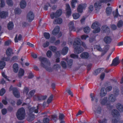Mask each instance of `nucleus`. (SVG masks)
Returning a JSON list of instances; mask_svg holds the SVG:
<instances>
[{
  "label": "nucleus",
  "instance_id": "f257e3e1",
  "mask_svg": "<svg viewBox=\"0 0 123 123\" xmlns=\"http://www.w3.org/2000/svg\"><path fill=\"white\" fill-rule=\"evenodd\" d=\"M81 42L80 38H76L74 41L73 45L74 49V52L76 54H79L82 52L84 49L81 47V44L84 47L86 46V44L83 42Z\"/></svg>",
  "mask_w": 123,
  "mask_h": 123
},
{
  "label": "nucleus",
  "instance_id": "f03ea898",
  "mask_svg": "<svg viewBox=\"0 0 123 123\" xmlns=\"http://www.w3.org/2000/svg\"><path fill=\"white\" fill-rule=\"evenodd\" d=\"M38 59L41 62L40 65L42 67L45 68L47 71L49 72L52 71V69L49 67L50 66V63L46 58L41 56L38 57Z\"/></svg>",
  "mask_w": 123,
  "mask_h": 123
},
{
  "label": "nucleus",
  "instance_id": "7ed1b4c3",
  "mask_svg": "<svg viewBox=\"0 0 123 123\" xmlns=\"http://www.w3.org/2000/svg\"><path fill=\"white\" fill-rule=\"evenodd\" d=\"M25 115V111L23 107H21L18 110L16 114L17 118L19 120L24 119Z\"/></svg>",
  "mask_w": 123,
  "mask_h": 123
},
{
  "label": "nucleus",
  "instance_id": "20e7f679",
  "mask_svg": "<svg viewBox=\"0 0 123 123\" xmlns=\"http://www.w3.org/2000/svg\"><path fill=\"white\" fill-rule=\"evenodd\" d=\"M112 89V87L111 86L107 87L106 89L104 87H102L100 93V96L101 97L105 96L107 94V91L110 92Z\"/></svg>",
  "mask_w": 123,
  "mask_h": 123
},
{
  "label": "nucleus",
  "instance_id": "39448f33",
  "mask_svg": "<svg viewBox=\"0 0 123 123\" xmlns=\"http://www.w3.org/2000/svg\"><path fill=\"white\" fill-rule=\"evenodd\" d=\"M34 15L32 12L30 11L27 14V19L29 22H31L34 19Z\"/></svg>",
  "mask_w": 123,
  "mask_h": 123
},
{
  "label": "nucleus",
  "instance_id": "423d86ee",
  "mask_svg": "<svg viewBox=\"0 0 123 123\" xmlns=\"http://www.w3.org/2000/svg\"><path fill=\"white\" fill-rule=\"evenodd\" d=\"M102 28L103 33H106L107 35L109 34L110 32V29L108 26L103 25L102 26Z\"/></svg>",
  "mask_w": 123,
  "mask_h": 123
},
{
  "label": "nucleus",
  "instance_id": "0eeeda50",
  "mask_svg": "<svg viewBox=\"0 0 123 123\" xmlns=\"http://www.w3.org/2000/svg\"><path fill=\"white\" fill-rule=\"evenodd\" d=\"M80 56L82 58L87 59L89 58L90 56V55L89 54L88 52H85L81 53Z\"/></svg>",
  "mask_w": 123,
  "mask_h": 123
},
{
  "label": "nucleus",
  "instance_id": "6e6552de",
  "mask_svg": "<svg viewBox=\"0 0 123 123\" xmlns=\"http://www.w3.org/2000/svg\"><path fill=\"white\" fill-rule=\"evenodd\" d=\"M112 115L114 117H118L120 116L119 112L116 109H113L112 111Z\"/></svg>",
  "mask_w": 123,
  "mask_h": 123
},
{
  "label": "nucleus",
  "instance_id": "1a4fd4ad",
  "mask_svg": "<svg viewBox=\"0 0 123 123\" xmlns=\"http://www.w3.org/2000/svg\"><path fill=\"white\" fill-rule=\"evenodd\" d=\"M60 28L59 26H56L53 30L52 34L54 36L57 35L59 33Z\"/></svg>",
  "mask_w": 123,
  "mask_h": 123
},
{
  "label": "nucleus",
  "instance_id": "9d476101",
  "mask_svg": "<svg viewBox=\"0 0 123 123\" xmlns=\"http://www.w3.org/2000/svg\"><path fill=\"white\" fill-rule=\"evenodd\" d=\"M69 29L70 31H76V29L74 26V23L72 21H71L69 24Z\"/></svg>",
  "mask_w": 123,
  "mask_h": 123
},
{
  "label": "nucleus",
  "instance_id": "9b49d317",
  "mask_svg": "<svg viewBox=\"0 0 123 123\" xmlns=\"http://www.w3.org/2000/svg\"><path fill=\"white\" fill-rule=\"evenodd\" d=\"M118 60L119 57H117L114 59L112 61L111 65L115 66L118 65L119 63Z\"/></svg>",
  "mask_w": 123,
  "mask_h": 123
},
{
  "label": "nucleus",
  "instance_id": "f8f14e48",
  "mask_svg": "<svg viewBox=\"0 0 123 123\" xmlns=\"http://www.w3.org/2000/svg\"><path fill=\"white\" fill-rule=\"evenodd\" d=\"M13 54V50L12 49L8 48L7 49L6 52V54L7 56H11Z\"/></svg>",
  "mask_w": 123,
  "mask_h": 123
},
{
  "label": "nucleus",
  "instance_id": "ddd939ff",
  "mask_svg": "<svg viewBox=\"0 0 123 123\" xmlns=\"http://www.w3.org/2000/svg\"><path fill=\"white\" fill-rule=\"evenodd\" d=\"M104 41L106 44H110L111 41L112 39L110 37L106 36L104 38Z\"/></svg>",
  "mask_w": 123,
  "mask_h": 123
},
{
  "label": "nucleus",
  "instance_id": "4468645a",
  "mask_svg": "<svg viewBox=\"0 0 123 123\" xmlns=\"http://www.w3.org/2000/svg\"><path fill=\"white\" fill-rule=\"evenodd\" d=\"M107 102L108 98L107 97H104L100 100V103L102 105H107Z\"/></svg>",
  "mask_w": 123,
  "mask_h": 123
},
{
  "label": "nucleus",
  "instance_id": "2eb2a0df",
  "mask_svg": "<svg viewBox=\"0 0 123 123\" xmlns=\"http://www.w3.org/2000/svg\"><path fill=\"white\" fill-rule=\"evenodd\" d=\"M8 12L4 11H2L0 13V17L1 18H6L8 16Z\"/></svg>",
  "mask_w": 123,
  "mask_h": 123
},
{
  "label": "nucleus",
  "instance_id": "dca6fc26",
  "mask_svg": "<svg viewBox=\"0 0 123 123\" xmlns=\"http://www.w3.org/2000/svg\"><path fill=\"white\" fill-rule=\"evenodd\" d=\"M13 71L15 73H17L18 72L19 67L18 64L14 63L13 65Z\"/></svg>",
  "mask_w": 123,
  "mask_h": 123
},
{
  "label": "nucleus",
  "instance_id": "f3484780",
  "mask_svg": "<svg viewBox=\"0 0 123 123\" xmlns=\"http://www.w3.org/2000/svg\"><path fill=\"white\" fill-rule=\"evenodd\" d=\"M108 99L110 102H114L116 100V97L114 95L110 94L109 95Z\"/></svg>",
  "mask_w": 123,
  "mask_h": 123
},
{
  "label": "nucleus",
  "instance_id": "a211bd4d",
  "mask_svg": "<svg viewBox=\"0 0 123 123\" xmlns=\"http://www.w3.org/2000/svg\"><path fill=\"white\" fill-rule=\"evenodd\" d=\"M117 109L121 112H123V106L120 103H118L116 105Z\"/></svg>",
  "mask_w": 123,
  "mask_h": 123
},
{
  "label": "nucleus",
  "instance_id": "6ab92c4d",
  "mask_svg": "<svg viewBox=\"0 0 123 123\" xmlns=\"http://www.w3.org/2000/svg\"><path fill=\"white\" fill-rule=\"evenodd\" d=\"M68 48L66 46L64 47L61 51L62 54L64 55H65L68 53Z\"/></svg>",
  "mask_w": 123,
  "mask_h": 123
},
{
  "label": "nucleus",
  "instance_id": "aec40b11",
  "mask_svg": "<svg viewBox=\"0 0 123 123\" xmlns=\"http://www.w3.org/2000/svg\"><path fill=\"white\" fill-rule=\"evenodd\" d=\"M13 93L16 97L19 98L20 97V94L18 93V91L17 89L14 88V89L13 90Z\"/></svg>",
  "mask_w": 123,
  "mask_h": 123
},
{
  "label": "nucleus",
  "instance_id": "412c9836",
  "mask_svg": "<svg viewBox=\"0 0 123 123\" xmlns=\"http://www.w3.org/2000/svg\"><path fill=\"white\" fill-rule=\"evenodd\" d=\"M26 5V3L24 0H21L20 3V6L21 8L24 9L25 8Z\"/></svg>",
  "mask_w": 123,
  "mask_h": 123
},
{
  "label": "nucleus",
  "instance_id": "4be33fe9",
  "mask_svg": "<svg viewBox=\"0 0 123 123\" xmlns=\"http://www.w3.org/2000/svg\"><path fill=\"white\" fill-rule=\"evenodd\" d=\"M24 70L22 68H20L18 72V76L19 78H20L23 76L24 74Z\"/></svg>",
  "mask_w": 123,
  "mask_h": 123
},
{
  "label": "nucleus",
  "instance_id": "5701e85b",
  "mask_svg": "<svg viewBox=\"0 0 123 123\" xmlns=\"http://www.w3.org/2000/svg\"><path fill=\"white\" fill-rule=\"evenodd\" d=\"M84 6L81 4L79 5L77 8V12L80 13H82L83 12Z\"/></svg>",
  "mask_w": 123,
  "mask_h": 123
},
{
  "label": "nucleus",
  "instance_id": "b1692460",
  "mask_svg": "<svg viewBox=\"0 0 123 123\" xmlns=\"http://www.w3.org/2000/svg\"><path fill=\"white\" fill-rule=\"evenodd\" d=\"M62 10L60 9H59L57 10L55 13L56 14L55 18H57L60 17L62 15Z\"/></svg>",
  "mask_w": 123,
  "mask_h": 123
},
{
  "label": "nucleus",
  "instance_id": "393cba45",
  "mask_svg": "<svg viewBox=\"0 0 123 123\" xmlns=\"http://www.w3.org/2000/svg\"><path fill=\"white\" fill-rule=\"evenodd\" d=\"M112 8L111 7H108L106 9V12L107 15H110L112 12Z\"/></svg>",
  "mask_w": 123,
  "mask_h": 123
},
{
  "label": "nucleus",
  "instance_id": "a878e982",
  "mask_svg": "<svg viewBox=\"0 0 123 123\" xmlns=\"http://www.w3.org/2000/svg\"><path fill=\"white\" fill-rule=\"evenodd\" d=\"M99 24L98 22H95L92 23L91 26L92 28L93 29H95L98 27Z\"/></svg>",
  "mask_w": 123,
  "mask_h": 123
},
{
  "label": "nucleus",
  "instance_id": "bb28decb",
  "mask_svg": "<svg viewBox=\"0 0 123 123\" xmlns=\"http://www.w3.org/2000/svg\"><path fill=\"white\" fill-rule=\"evenodd\" d=\"M28 117L27 118V120L29 122H31L34 119V114H28Z\"/></svg>",
  "mask_w": 123,
  "mask_h": 123
},
{
  "label": "nucleus",
  "instance_id": "cd10ccee",
  "mask_svg": "<svg viewBox=\"0 0 123 123\" xmlns=\"http://www.w3.org/2000/svg\"><path fill=\"white\" fill-rule=\"evenodd\" d=\"M62 19L61 18H59L54 20L53 23L55 24H62Z\"/></svg>",
  "mask_w": 123,
  "mask_h": 123
},
{
  "label": "nucleus",
  "instance_id": "c85d7f7f",
  "mask_svg": "<svg viewBox=\"0 0 123 123\" xmlns=\"http://www.w3.org/2000/svg\"><path fill=\"white\" fill-rule=\"evenodd\" d=\"M14 26L13 22H10L7 25V28L9 30H11L12 29Z\"/></svg>",
  "mask_w": 123,
  "mask_h": 123
},
{
  "label": "nucleus",
  "instance_id": "c756f323",
  "mask_svg": "<svg viewBox=\"0 0 123 123\" xmlns=\"http://www.w3.org/2000/svg\"><path fill=\"white\" fill-rule=\"evenodd\" d=\"M17 35H16L14 38V41L15 43H17L18 42V40H21L22 38V36L20 34H19L18 37V38H17Z\"/></svg>",
  "mask_w": 123,
  "mask_h": 123
},
{
  "label": "nucleus",
  "instance_id": "7c9ffc66",
  "mask_svg": "<svg viewBox=\"0 0 123 123\" xmlns=\"http://www.w3.org/2000/svg\"><path fill=\"white\" fill-rule=\"evenodd\" d=\"M83 30L85 33L88 34L90 32V28L88 26H86V27L84 28Z\"/></svg>",
  "mask_w": 123,
  "mask_h": 123
},
{
  "label": "nucleus",
  "instance_id": "2f4dec72",
  "mask_svg": "<svg viewBox=\"0 0 123 123\" xmlns=\"http://www.w3.org/2000/svg\"><path fill=\"white\" fill-rule=\"evenodd\" d=\"M94 94L93 93H91L90 94V96L91 98V100L92 101H93L94 99H95V102H97L98 100V99L97 98H96L95 97L94 95Z\"/></svg>",
  "mask_w": 123,
  "mask_h": 123
},
{
  "label": "nucleus",
  "instance_id": "473e14b6",
  "mask_svg": "<svg viewBox=\"0 0 123 123\" xmlns=\"http://www.w3.org/2000/svg\"><path fill=\"white\" fill-rule=\"evenodd\" d=\"M6 62L3 61H0V69L2 70L5 67Z\"/></svg>",
  "mask_w": 123,
  "mask_h": 123
},
{
  "label": "nucleus",
  "instance_id": "72a5a7b5",
  "mask_svg": "<svg viewBox=\"0 0 123 123\" xmlns=\"http://www.w3.org/2000/svg\"><path fill=\"white\" fill-rule=\"evenodd\" d=\"M42 100V95H40L37 96H34V100H38L40 101Z\"/></svg>",
  "mask_w": 123,
  "mask_h": 123
},
{
  "label": "nucleus",
  "instance_id": "f704fd0d",
  "mask_svg": "<svg viewBox=\"0 0 123 123\" xmlns=\"http://www.w3.org/2000/svg\"><path fill=\"white\" fill-rule=\"evenodd\" d=\"M102 69V68H99L96 70L94 72V74L95 75H98L101 72Z\"/></svg>",
  "mask_w": 123,
  "mask_h": 123
},
{
  "label": "nucleus",
  "instance_id": "c9c22d12",
  "mask_svg": "<svg viewBox=\"0 0 123 123\" xmlns=\"http://www.w3.org/2000/svg\"><path fill=\"white\" fill-rule=\"evenodd\" d=\"M14 12L15 14H19L21 12V10L18 8H16L14 10Z\"/></svg>",
  "mask_w": 123,
  "mask_h": 123
},
{
  "label": "nucleus",
  "instance_id": "e433bc0d",
  "mask_svg": "<svg viewBox=\"0 0 123 123\" xmlns=\"http://www.w3.org/2000/svg\"><path fill=\"white\" fill-rule=\"evenodd\" d=\"M49 48L50 50L54 52L56 51L57 49V48L56 47L53 46H50Z\"/></svg>",
  "mask_w": 123,
  "mask_h": 123
},
{
  "label": "nucleus",
  "instance_id": "4c0bfd02",
  "mask_svg": "<svg viewBox=\"0 0 123 123\" xmlns=\"http://www.w3.org/2000/svg\"><path fill=\"white\" fill-rule=\"evenodd\" d=\"M74 19H76L79 18L80 16V14L78 13H74L72 15Z\"/></svg>",
  "mask_w": 123,
  "mask_h": 123
},
{
  "label": "nucleus",
  "instance_id": "58836bf2",
  "mask_svg": "<svg viewBox=\"0 0 123 123\" xmlns=\"http://www.w3.org/2000/svg\"><path fill=\"white\" fill-rule=\"evenodd\" d=\"M123 25V21L120 20H119L117 24V26L118 28L122 27Z\"/></svg>",
  "mask_w": 123,
  "mask_h": 123
},
{
  "label": "nucleus",
  "instance_id": "ea45409f",
  "mask_svg": "<svg viewBox=\"0 0 123 123\" xmlns=\"http://www.w3.org/2000/svg\"><path fill=\"white\" fill-rule=\"evenodd\" d=\"M35 109V107H33L30 108L29 110V113L28 114H33L32 113L34 112V110Z\"/></svg>",
  "mask_w": 123,
  "mask_h": 123
},
{
  "label": "nucleus",
  "instance_id": "a19ab883",
  "mask_svg": "<svg viewBox=\"0 0 123 123\" xmlns=\"http://www.w3.org/2000/svg\"><path fill=\"white\" fill-rule=\"evenodd\" d=\"M110 46L108 45H106L105 46V47L104 48L103 51L105 52V53H106L108 51L109 49Z\"/></svg>",
  "mask_w": 123,
  "mask_h": 123
},
{
  "label": "nucleus",
  "instance_id": "79ce46f5",
  "mask_svg": "<svg viewBox=\"0 0 123 123\" xmlns=\"http://www.w3.org/2000/svg\"><path fill=\"white\" fill-rule=\"evenodd\" d=\"M61 65L62 67L64 68H67V65L66 62L64 61H62L61 62Z\"/></svg>",
  "mask_w": 123,
  "mask_h": 123
},
{
  "label": "nucleus",
  "instance_id": "37998d69",
  "mask_svg": "<svg viewBox=\"0 0 123 123\" xmlns=\"http://www.w3.org/2000/svg\"><path fill=\"white\" fill-rule=\"evenodd\" d=\"M44 35L45 38L47 39H49L50 37V35L49 33L45 32L44 33Z\"/></svg>",
  "mask_w": 123,
  "mask_h": 123
},
{
  "label": "nucleus",
  "instance_id": "c03bdc74",
  "mask_svg": "<svg viewBox=\"0 0 123 123\" xmlns=\"http://www.w3.org/2000/svg\"><path fill=\"white\" fill-rule=\"evenodd\" d=\"M53 97L52 95H50L47 100V102L48 104H49L51 102Z\"/></svg>",
  "mask_w": 123,
  "mask_h": 123
},
{
  "label": "nucleus",
  "instance_id": "a18cd8bd",
  "mask_svg": "<svg viewBox=\"0 0 123 123\" xmlns=\"http://www.w3.org/2000/svg\"><path fill=\"white\" fill-rule=\"evenodd\" d=\"M5 89L3 88H2L0 91V96H2L6 92Z\"/></svg>",
  "mask_w": 123,
  "mask_h": 123
},
{
  "label": "nucleus",
  "instance_id": "49530a36",
  "mask_svg": "<svg viewBox=\"0 0 123 123\" xmlns=\"http://www.w3.org/2000/svg\"><path fill=\"white\" fill-rule=\"evenodd\" d=\"M6 2L7 5L10 6H12L13 5V2L12 0H6Z\"/></svg>",
  "mask_w": 123,
  "mask_h": 123
},
{
  "label": "nucleus",
  "instance_id": "de8ad7c7",
  "mask_svg": "<svg viewBox=\"0 0 123 123\" xmlns=\"http://www.w3.org/2000/svg\"><path fill=\"white\" fill-rule=\"evenodd\" d=\"M47 56L49 58H50L51 57L52 55V53L50 50H49L47 51L46 54Z\"/></svg>",
  "mask_w": 123,
  "mask_h": 123
},
{
  "label": "nucleus",
  "instance_id": "09e8293b",
  "mask_svg": "<svg viewBox=\"0 0 123 123\" xmlns=\"http://www.w3.org/2000/svg\"><path fill=\"white\" fill-rule=\"evenodd\" d=\"M29 91V88L28 87H25L24 88L23 90V93H25L26 95H27Z\"/></svg>",
  "mask_w": 123,
  "mask_h": 123
},
{
  "label": "nucleus",
  "instance_id": "8fccbe9b",
  "mask_svg": "<svg viewBox=\"0 0 123 123\" xmlns=\"http://www.w3.org/2000/svg\"><path fill=\"white\" fill-rule=\"evenodd\" d=\"M47 4L48 6L45 5L43 7L44 10L45 11H47L48 10V8L49 6H50V7H51L50 4L49 3H48Z\"/></svg>",
  "mask_w": 123,
  "mask_h": 123
},
{
  "label": "nucleus",
  "instance_id": "3c124183",
  "mask_svg": "<svg viewBox=\"0 0 123 123\" xmlns=\"http://www.w3.org/2000/svg\"><path fill=\"white\" fill-rule=\"evenodd\" d=\"M95 30L93 31V32L94 33H96L99 32L100 31V28L98 27L95 29Z\"/></svg>",
  "mask_w": 123,
  "mask_h": 123
},
{
  "label": "nucleus",
  "instance_id": "603ef678",
  "mask_svg": "<svg viewBox=\"0 0 123 123\" xmlns=\"http://www.w3.org/2000/svg\"><path fill=\"white\" fill-rule=\"evenodd\" d=\"M107 121V120L106 118H104L102 120H98V123H106Z\"/></svg>",
  "mask_w": 123,
  "mask_h": 123
},
{
  "label": "nucleus",
  "instance_id": "864d4df0",
  "mask_svg": "<svg viewBox=\"0 0 123 123\" xmlns=\"http://www.w3.org/2000/svg\"><path fill=\"white\" fill-rule=\"evenodd\" d=\"M70 56L71 58L74 59H77L78 58V55L74 54H71L70 55Z\"/></svg>",
  "mask_w": 123,
  "mask_h": 123
},
{
  "label": "nucleus",
  "instance_id": "5fc2aeb1",
  "mask_svg": "<svg viewBox=\"0 0 123 123\" xmlns=\"http://www.w3.org/2000/svg\"><path fill=\"white\" fill-rule=\"evenodd\" d=\"M56 40V38L53 36L51 37L50 38V42L52 43H53Z\"/></svg>",
  "mask_w": 123,
  "mask_h": 123
},
{
  "label": "nucleus",
  "instance_id": "6e6d98bb",
  "mask_svg": "<svg viewBox=\"0 0 123 123\" xmlns=\"http://www.w3.org/2000/svg\"><path fill=\"white\" fill-rule=\"evenodd\" d=\"M96 37H91L89 38V41L90 43H92L95 40Z\"/></svg>",
  "mask_w": 123,
  "mask_h": 123
},
{
  "label": "nucleus",
  "instance_id": "4d7b16f0",
  "mask_svg": "<svg viewBox=\"0 0 123 123\" xmlns=\"http://www.w3.org/2000/svg\"><path fill=\"white\" fill-rule=\"evenodd\" d=\"M1 74L2 76L5 78L6 80L8 81H10V80L7 78V76L5 75V73L4 72H2L1 73Z\"/></svg>",
  "mask_w": 123,
  "mask_h": 123
},
{
  "label": "nucleus",
  "instance_id": "13d9d810",
  "mask_svg": "<svg viewBox=\"0 0 123 123\" xmlns=\"http://www.w3.org/2000/svg\"><path fill=\"white\" fill-rule=\"evenodd\" d=\"M64 116L62 113H61L59 115V119L60 120H62L63 119Z\"/></svg>",
  "mask_w": 123,
  "mask_h": 123
},
{
  "label": "nucleus",
  "instance_id": "bf43d9fd",
  "mask_svg": "<svg viewBox=\"0 0 123 123\" xmlns=\"http://www.w3.org/2000/svg\"><path fill=\"white\" fill-rule=\"evenodd\" d=\"M5 6V4L4 0H0V6L3 7Z\"/></svg>",
  "mask_w": 123,
  "mask_h": 123
},
{
  "label": "nucleus",
  "instance_id": "052dcab7",
  "mask_svg": "<svg viewBox=\"0 0 123 123\" xmlns=\"http://www.w3.org/2000/svg\"><path fill=\"white\" fill-rule=\"evenodd\" d=\"M49 42L48 41H46L45 43L43 44V46L44 48H45L49 46Z\"/></svg>",
  "mask_w": 123,
  "mask_h": 123
},
{
  "label": "nucleus",
  "instance_id": "680f3d73",
  "mask_svg": "<svg viewBox=\"0 0 123 123\" xmlns=\"http://www.w3.org/2000/svg\"><path fill=\"white\" fill-rule=\"evenodd\" d=\"M96 47L97 49L98 50L101 52L103 51V50L100 45H97L96 46Z\"/></svg>",
  "mask_w": 123,
  "mask_h": 123
},
{
  "label": "nucleus",
  "instance_id": "e2e57ef3",
  "mask_svg": "<svg viewBox=\"0 0 123 123\" xmlns=\"http://www.w3.org/2000/svg\"><path fill=\"white\" fill-rule=\"evenodd\" d=\"M9 57L7 56L6 57H3L2 59V60L3 61H9L10 59V58Z\"/></svg>",
  "mask_w": 123,
  "mask_h": 123
},
{
  "label": "nucleus",
  "instance_id": "0e129e2a",
  "mask_svg": "<svg viewBox=\"0 0 123 123\" xmlns=\"http://www.w3.org/2000/svg\"><path fill=\"white\" fill-rule=\"evenodd\" d=\"M89 37V36L87 35H84L81 36V38L82 40H86V39Z\"/></svg>",
  "mask_w": 123,
  "mask_h": 123
},
{
  "label": "nucleus",
  "instance_id": "69168bd1",
  "mask_svg": "<svg viewBox=\"0 0 123 123\" xmlns=\"http://www.w3.org/2000/svg\"><path fill=\"white\" fill-rule=\"evenodd\" d=\"M92 65L91 63L87 65V68L88 72L89 71L91 70Z\"/></svg>",
  "mask_w": 123,
  "mask_h": 123
},
{
  "label": "nucleus",
  "instance_id": "338daca9",
  "mask_svg": "<svg viewBox=\"0 0 123 123\" xmlns=\"http://www.w3.org/2000/svg\"><path fill=\"white\" fill-rule=\"evenodd\" d=\"M94 7L95 8H98L99 7H100L101 6V5L100 3H98L97 2L95 3L94 4Z\"/></svg>",
  "mask_w": 123,
  "mask_h": 123
},
{
  "label": "nucleus",
  "instance_id": "774afa93",
  "mask_svg": "<svg viewBox=\"0 0 123 123\" xmlns=\"http://www.w3.org/2000/svg\"><path fill=\"white\" fill-rule=\"evenodd\" d=\"M49 119L48 118H44L43 119V122L44 123H49Z\"/></svg>",
  "mask_w": 123,
  "mask_h": 123
}]
</instances>
